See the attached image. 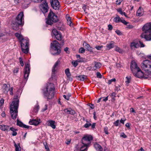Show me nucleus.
<instances>
[{"label": "nucleus", "mask_w": 151, "mask_h": 151, "mask_svg": "<svg viewBox=\"0 0 151 151\" xmlns=\"http://www.w3.org/2000/svg\"><path fill=\"white\" fill-rule=\"evenodd\" d=\"M54 90L53 84L52 83H48L46 88L44 90L43 92L45 97L48 100L52 99L54 95Z\"/></svg>", "instance_id": "1"}, {"label": "nucleus", "mask_w": 151, "mask_h": 151, "mask_svg": "<svg viewBox=\"0 0 151 151\" xmlns=\"http://www.w3.org/2000/svg\"><path fill=\"white\" fill-rule=\"evenodd\" d=\"M18 96H17V98ZM16 99V101H13L10 106V112L12 118L14 119H15L18 112L19 106V100L17 98H14Z\"/></svg>", "instance_id": "2"}, {"label": "nucleus", "mask_w": 151, "mask_h": 151, "mask_svg": "<svg viewBox=\"0 0 151 151\" xmlns=\"http://www.w3.org/2000/svg\"><path fill=\"white\" fill-rule=\"evenodd\" d=\"M19 42L20 43L21 48L22 52L25 54L28 53L29 50V40L28 39H24L20 33Z\"/></svg>", "instance_id": "3"}, {"label": "nucleus", "mask_w": 151, "mask_h": 151, "mask_svg": "<svg viewBox=\"0 0 151 151\" xmlns=\"http://www.w3.org/2000/svg\"><path fill=\"white\" fill-rule=\"evenodd\" d=\"M60 45L59 43L56 40H54L51 42L50 47L52 49L51 52L52 54L54 55H59L61 52Z\"/></svg>", "instance_id": "4"}, {"label": "nucleus", "mask_w": 151, "mask_h": 151, "mask_svg": "<svg viewBox=\"0 0 151 151\" xmlns=\"http://www.w3.org/2000/svg\"><path fill=\"white\" fill-rule=\"evenodd\" d=\"M59 19L57 16L51 10H50L46 21V23L48 25H51L52 24L53 22H56Z\"/></svg>", "instance_id": "5"}, {"label": "nucleus", "mask_w": 151, "mask_h": 151, "mask_svg": "<svg viewBox=\"0 0 151 151\" xmlns=\"http://www.w3.org/2000/svg\"><path fill=\"white\" fill-rule=\"evenodd\" d=\"M30 68H29V65L27 64L25 65V68L24 69V79L22 81L21 87H23L30 73Z\"/></svg>", "instance_id": "6"}, {"label": "nucleus", "mask_w": 151, "mask_h": 151, "mask_svg": "<svg viewBox=\"0 0 151 151\" xmlns=\"http://www.w3.org/2000/svg\"><path fill=\"white\" fill-rule=\"evenodd\" d=\"M141 68L149 74L151 73V61L147 60L144 61L141 64Z\"/></svg>", "instance_id": "7"}, {"label": "nucleus", "mask_w": 151, "mask_h": 151, "mask_svg": "<svg viewBox=\"0 0 151 151\" xmlns=\"http://www.w3.org/2000/svg\"><path fill=\"white\" fill-rule=\"evenodd\" d=\"M93 138L92 137L91 135L84 136L82 139V144L89 145L91 143V141L92 140Z\"/></svg>", "instance_id": "8"}, {"label": "nucleus", "mask_w": 151, "mask_h": 151, "mask_svg": "<svg viewBox=\"0 0 151 151\" xmlns=\"http://www.w3.org/2000/svg\"><path fill=\"white\" fill-rule=\"evenodd\" d=\"M19 14H18L16 18L13 20L12 24L13 29L18 30L19 29Z\"/></svg>", "instance_id": "9"}, {"label": "nucleus", "mask_w": 151, "mask_h": 151, "mask_svg": "<svg viewBox=\"0 0 151 151\" xmlns=\"http://www.w3.org/2000/svg\"><path fill=\"white\" fill-rule=\"evenodd\" d=\"M10 85H8L6 84L3 85L2 88V91L5 93H7L9 91H10V94L12 95L13 88L12 87L10 88Z\"/></svg>", "instance_id": "10"}, {"label": "nucleus", "mask_w": 151, "mask_h": 151, "mask_svg": "<svg viewBox=\"0 0 151 151\" xmlns=\"http://www.w3.org/2000/svg\"><path fill=\"white\" fill-rule=\"evenodd\" d=\"M40 7L43 13H46L48 11L49 7L45 1L40 4Z\"/></svg>", "instance_id": "11"}, {"label": "nucleus", "mask_w": 151, "mask_h": 151, "mask_svg": "<svg viewBox=\"0 0 151 151\" xmlns=\"http://www.w3.org/2000/svg\"><path fill=\"white\" fill-rule=\"evenodd\" d=\"M51 5L53 9H58L60 7L59 2L58 0H50Z\"/></svg>", "instance_id": "12"}, {"label": "nucleus", "mask_w": 151, "mask_h": 151, "mask_svg": "<svg viewBox=\"0 0 151 151\" xmlns=\"http://www.w3.org/2000/svg\"><path fill=\"white\" fill-rule=\"evenodd\" d=\"M142 31L144 32L143 33H148L151 32V23L145 24L142 28Z\"/></svg>", "instance_id": "13"}, {"label": "nucleus", "mask_w": 151, "mask_h": 151, "mask_svg": "<svg viewBox=\"0 0 151 151\" xmlns=\"http://www.w3.org/2000/svg\"><path fill=\"white\" fill-rule=\"evenodd\" d=\"M130 68L133 74L135 73L136 70H139V68L137 66L136 63L134 61H132L131 62Z\"/></svg>", "instance_id": "14"}, {"label": "nucleus", "mask_w": 151, "mask_h": 151, "mask_svg": "<svg viewBox=\"0 0 151 151\" xmlns=\"http://www.w3.org/2000/svg\"><path fill=\"white\" fill-rule=\"evenodd\" d=\"M141 36L142 38L145 39L147 41L151 40V32L148 33H142Z\"/></svg>", "instance_id": "15"}, {"label": "nucleus", "mask_w": 151, "mask_h": 151, "mask_svg": "<svg viewBox=\"0 0 151 151\" xmlns=\"http://www.w3.org/2000/svg\"><path fill=\"white\" fill-rule=\"evenodd\" d=\"M20 2L22 5V8L25 9L28 7L30 2L29 0H21Z\"/></svg>", "instance_id": "16"}, {"label": "nucleus", "mask_w": 151, "mask_h": 151, "mask_svg": "<svg viewBox=\"0 0 151 151\" xmlns=\"http://www.w3.org/2000/svg\"><path fill=\"white\" fill-rule=\"evenodd\" d=\"M19 26L22 27L24 24V15L23 12L19 13Z\"/></svg>", "instance_id": "17"}, {"label": "nucleus", "mask_w": 151, "mask_h": 151, "mask_svg": "<svg viewBox=\"0 0 151 151\" xmlns=\"http://www.w3.org/2000/svg\"><path fill=\"white\" fill-rule=\"evenodd\" d=\"M133 74L135 76L139 78H142L144 76L143 73L142 71L139 68V70H136L135 73Z\"/></svg>", "instance_id": "18"}, {"label": "nucleus", "mask_w": 151, "mask_h": 151, "mask_svg": "<svg viewBox=\"0 0 151 151\" xmlns=\"http://www.w3.org/2000/svg\"><path fill=\"white\" fill-rule=\"evenodd\" d=\"M40 119L38 120L36 119H32L30 120L29 122V124L30 125H34L37 126L39 124L40 122Z\"/></svg>", "instance_id": "19"}, {"label": "nucleus", "mask_w": 151, "mask_h": 151, "mask_svg": "<svg viewBox=\"0 0 151 151\" xmlns=\"http://www.w3.org/2000/svg\"><path fill=\"white\" fill-rule=\"evenodd\" d=\"M144 14V11L143 8L139 7L136 12V15L137 16H142Z\"/></svg>", "instance_id": "20"}, {"label": "nucleus", "mask_w": 151, "mask_h": 151, "mask_svg": "<svg viewBox=\"0 0 151 151\" xmlns=\"http://www.w3.org/2000/svg\"><path fill=\"white\" fill-rule=\"evenodd\" d=\"M83 45L84 47L87 49L88 51L90 52L92 51L91 47H90L89 44L84 42L83 44Z\"/></svg>", "instance_id": "21"}, {"label": "nucleus", "mask_w": 151, "mask_h": 151, "mask_svg": "<svg viewBox=\"0 0 151 151\" xmlns=\"http://www.w3.org/2000/svg\"><path fill=\"white\" fill-rule=\"evenodd\" d=\"M48 126H50L52 129H55L56 128V126L55 125V121L50 120L48 121Z\"/></svg>", "instance_id": "22"}, {"label": "nucleus", "mask_w": 151, "mask_h": 151, "mask_svg": "<svg viewBox=\"0 0 151 151\" xmlns=\"http://www.w3.org/2000/svg\"><path fill=\"white\" fill-rule=\"evenodd\" d=\"M130 47L132 49L138 48L139 47V45L138 43L136 42H132L130 44Z\"/></svg>", "instance_id": "23"}, {"label": "nucleus", "mask_w": 151, "mask_h": 151, "mask_svg": "<svg viewBox=\"0 0 151 151\" xmlns=\"http://www.w3.org/2000/svg\"><path fill=\"white\" fill-rule=\"evenodd\" d=\"M94 65V66L93 67V70H96L97 69L100 68L101 67L102 65L100 63L97 62H95Z\"/></svg>", "instance_id": "24"}, {"label": "nucleus", "mask_w": 151, "mask_h": 151, "mask_svg": "<svg viewBox=\"0 0 151 151\" xmlns=\"http://www.w3.org/2000/svg\"><path fill=\"white\" fill-rule=\"evenodd\" d=\"M94 147L98 151H103V148L101 146L97 143H95L94 145Z\"/></svg>", "instance_id": "25"}, {"label": "nucleus", "mask_w": 151, "mask_h": 151, "mask_svg": "<svg viewBox=\"0 0 151 151\" xmlns=\"http://www.w3.org/2000/svg\"><path fill=\"white\" fill-rule=\"evenodd\" d=\"M0 129L2 130L8 131L9 130L10 128L8 126L4 125H0Z\"/></svg>", "instance_id": "26"}, {"label": "nucleus", "mask_w": 151, "mask_h": 151, "mask_svg": "<svg viewBox=\"0 0 151 151\" xmlns=\"http://www.w3.org/2000/svg\"><path fill=\"white\" fill-rule=\"evenodd\" d=\"M66 18L67 21V23L70 26H72L73 25V24L71 20V18L68 15H67Z\"/></svg>", "instance_id": "27"}, {"label": "nucleus", "mask_w": 151, "mask_h": 151, "mask_svg": "<svg viewBox=\"0 0 151 151\" xmlns=\"http://www.w3.org/2000/svg\"><path fill=\"white\" fill-rule=\"evenodd\" d=\"M114 43L113 41H111L109 44L106 45V47L108 48V50H109L114 47Z\"/></svg>", "instance_id": "28"}, {"label": "nucleus", "mask_w": 151, "mask_h": 151, "mask_svg": "<svg viewBox=\"0 0 151 151\" xmlns=\"http://www.w3.org/2000/svg\"><path fill=\"white\" fill-rule=\"evenodd\" d=\"M83 145L81 146L80 150L81 151H87V148L89 145L83 144Z\"/></svg>", "instance_id": "29"}, {"label": "nucleus", "mask_w": 151, "mask_h": 151, "mask_svg": "<svg viewBox=\"0 0 151 151\" xmlns=\"http://www.w3.org/2000/svg\"><path fill=\"white\" fill-rule=\"evenodd\" d=\"M77 78L78 79L83 81L87 78V77L86 76L83 75L78 76L77 77Z\"/></svg>", "instance_id": "30"}, {"label": "nucleus", "mask_w": 151, "mask_h": 151, "mask_svg": "<svg viewBox=\"0 0 151 151\" xmlns=\"http://www.w3.org/2000/svg\"><path fill=\"white\" fill-rule=\"evenodd\" d=\"M60 63L59 61H57L55 63L53 66L52 69V73H55L56 70L55 69L56 68L58 65Z\"/></svg>", "instance_id": "31"}, {"label": "nucleus", "mask_w": 151, "mask_h": 151, "mask_svg": "<svg viewBox=\"0 0 151 151\" xmlns=\"http://www.w3.org/2000/svg\"><path fill=\"white\" fill-rule=\"evenodd\" d=\"M117 11L119 12L121 15H124L126 17H127V16L126 14V13L124 12H123L122 9H117Z\"/></svg>", "instance_id": "32"}, {"label": "nucleus", "mask_w": 151, "mask_h": 151, "mask_svg": "<svg viewBox=\"0 0 151 151\" xmlns=\"http://www.w3.org/2000/svg\"><path fill=\"white\" fill-rule=\"evenodd\" d=\"M65 73L67 77L68 78H70L71 76V74L70 72L69 69V68L66 69L65 70Z\"/></svg>", "instance_id": "33"}, {"label": "nucleus", "mask_w": 151, "mask_h": 151, "mask_svg": "<svg viewBox=\"0 0 151 151\" xmlns=\"http://www.w3.org/2000/svg\"><path fill=\"white\" fill-rule=\"evenodd\" d=\"M19 127L27 129H28L29 127V126L24 124L20 121H19Z\"/></svg>", "instance_id": "34"}, {"label": "nucleus", "mask_w": 151, "mask_h": 151, "mask_svg": "<svg viewBox=\"0 0 151 151\" xmlns=\"http://www.w3.org/2000/svg\"><path fill=\"white\" fill-rule=\"evenodd\" d=\"M55 37L57 40L59 41H60L62 39V36L61 34L60 33H58V34L56 35L55 36Z\"/></svg>", "instance_id": "35"}, {"label": "nucleus", "mask_w": 151, "mask_h": 151, "mask_svg": "<svg viewBox=\"0 0 151 151\" xmlns=\"http://www.w3.org/2000/svg\"><path fill=\"white\" fill-rule=\"evenodd\" d=\"M125 83L127 86H128L129 83L130 82L131 80L130 76H127L126 78Z\"/></svg>", "instance_id": "36"}, {"label": "nucleus", "mask_w": 151, "mask_h": 151, "mask_svg": "<svg viewBox=\"0 0 151 151\" xmlns=\"http://www.w3.org/2000/svg\"><path fill=\"white\" fill-rule=\"evenodd\" d=\"M121 19L119 17L117 16L116 17L114 18V21L115 22L118 23L121 22Z\"/></svg>", "instance_id": "37"}, {"label": "nucleus", "mask_w": 151, "mask_h": 151, "mask_svg": "<svg viewBox=\"0 0 151 151\" xmlns=\"http://www.w3.org/2000/svg\"><path fill=\"white\" fill-rule=\"evenodd\" d=\"M39 109V106L38 104H37L35 106L33 109V111L36 113L38 112Z\"/></svg>", "instance_id": "38"}, {"label": "nucleus", "mask_w": 151, "mask_h": 151, "mask_svg": "<svg viewBox=\"0 0 151 151\" xmlns=\"http://www.w3.org/2000/svg\"><path fill=\"white\" fill-rule=\"evenodd\" d=\"M9 130H11L13 132L12 134L13 136H15L17 135V133L16 132V130L13 127H11L9 129Z\"/></svg>", "instance_id": "39"}, {"label": "nucleus", "mask_w": 151, "mask_h": 151, "mask_svg": "<svg viewBox=\"0 0 151 151\" xmlns=\"http://www.w3.org/2000/svg\"><path fill=\"white\" fill-rule=\"evenodd\" d=\"M116 93L115 92H113L111 94V95H109L111 97L112 100L114 101L115 100V97L116 96Z\"/></svg>", "instance_id": "40"}, {"label": "nucleus", "mask_w": 151, "mask_h": 151, "mask_svg": "<svg viewBox=\"0 0 151 151\" xmlns=\"http://www.w3.org/2000/svg\"><path fill=\"white\" fill-rule=\"evenodd\" d=\"M115 50L120 53L122 52V50L119 47L116 46L115 47Z\"/></svg>", "instance_id": "41"}, {"label": "nucleus", "mask_w": 151, "mask_h": 151, "mask_svg": "<svg viewBox=\"0 0 151 151\" xmlns=\"http://www.w3.org/2000/svg\"><path fill=\"white\" fill-rule=\"evenodd\" d=\"M119 124L120 122L119 120V119L116 120L115 122H114V124L116 127L118 126L119 125Z\"/></svg>", "instance_id": "42"}, {"label": "nucleus", "mask_w": 151, "mask_h": 151, "mask_svg": "<svg viewBox=\"0 0 151 151\" xmlns=\"http://www.w3.org/2000/svg\"><path fill=\"white\" fill-rule=\"evenodd\" d=\"M52 32L53 34L55 35V36L59 32L55 29H53L52 30Z\"/></svg>", "instance_id": "43"}, {"label": "nucleus", "mask_w": 151, "mask_h": 151, "mask_svg": "<svg viewBox=\"0 0 151 151\" xmlns=\"http://www.w3.org/2000/svg\"><path fill=\"white\" fill-rule=\"evenodd\" d=\"M85 52V49L83 47H81L79 50V52L81 53H83Z\"/></svg>", "instance_id": "44"}, {"label": "nucleus", "mask_w": 151, "mask_h": 151, "mask_svg": "<svg viewBox=\"0 0 151 151\" xmlns=\"http://www.w3.org/2000/svg\"><path fill=\"white\" fill-rule=\"evenodd\" d=\"M116 81V79L115 78H113L109 80L108 81V83L109 84H110L112 82H115Z\"/></svg>", "instance_id": "45"}, {"label": "nucleus", "mask_w": 151, "mask_h": 151, "mask_svg": "<svg viewBox=\"0 0 151 151\" xmlns=\"http://www.w3.org/2000/svg\"><path fill=\"white\" fill-rule=\"evenodd\" d=\"M19 63L22 66H24V63L23 61V60L21 58H19Z\"/></svg>", "instance_id": "46"}, {"label": "nucleus", "mask_w": 151, "mask_h": 151, "mask_svg": "<svg viewBox=\"0 0 151 151\" xmlns=\"http://www.w3.org/2000/svg\"><path fill=\"white\" fill-rule=\"evenodd\" d=\"M72 64L75 67H76L78 65V62L76 61H72Z\"/></svg>", "instance_id": "47"}, {"label": "nucleus", "mask_w": 151, "mask_h": 151, "mask_svg": "<svg viewBox=\"0 0 151 151\" xmlns=\"http://www.w3.org/2000/svg\"><path fill=\"white\" fill-rule=\"evenodd\" d=\"M139 47H144L145 46V45L143 44V43L140 41L139 42Z\"/></svg>", "instance_id": "48"}, {"label": "nucleus", "mask_w": 151, "mask_h": 151, "mask_svg": "<svg viewBox=\"0 0 151 151\" xmlns=\"http://www.w3.org/2000/svg\"><path fill=\"white\" fill-rule=\"evenodd\" d=\"M103 47V46L102 45L101 46H97L95 47V48H96V49L97 50H100V49L102 48Z\"/></svg>", "instance_id": "49"}, {"label": "nucleus", "mask_w": 151, "mask_h": 151, "mask_svg": "<svg viewBox=\"0 0 151 151\" xmlns=\"http://www.w3.org/2000/svg\"><path fill=\"white\" fill-rule=\"evenodd\" d=\"M47 109V105L45 104L44 107L42 109V111L44 112Z\"/></svg>", "instance_id": "50"}, {"label": "nucleus", "mask_w": 151, "mask_h": 151, "mask_svg": "<svg viewBox=\"0 0 151 151\" xmlns=\"http://www.w3.org/2000/svg\"><path fill=\"white\" fill-rule=\"evenodd\" d=\"M44 146H45V149H46V151H50L49 149V147H48V146L47 145V144H44Z\"/></svg>", "instance_id": "51"}, {"label": "nucleus", "mask_w": 151, "mask_h": 151, "mask_svg": "<svg viewBox=\"0 0 151 151\" xmlns=\"http://www.w3.org/2000/svg\"><path fill=\"white\" fill-rule=\"evenodd\" d=\"M96 76L97 77L101 78H102V75L99 72H97L96 73Z\"/></svg>", "instance_id": "52"}, {"label": "nucleus", "mask_w": 151, "mask_h": 151, "mask_svg": "<svg viewBox=\"0 0 151 151\" xmlns=\"http://www.w3.org/2000/svg\"><path fill=\"white\" fill-rule=\"evenodd\" d=\"M18 68H15L13 72L14 74H17L18 73Z\"/></svg>", "instance_id": "53"}, {"label": "nucleus", "mask_w": 151, "mask_h": 151, "mask_svg": "<svg viewBox=\"0 0 151 151\" xmlns=\"http://www.w3.org/2000/svg\"><path fill=\"white\" fill-rule=\"evenodd\" d=\"M104 129L105 134H108L109 133L108 132V128L106 127L104 128Z\"/></svg>", "instance_id": "54"}, {"label": "nucleus", "mask_w": 151, "mask_h": 151, "mask_svg": "<svg viewBox=\"0 0 151 151\" xmlns=\"http://www.w3.org/2000/svg\"><path fill=\"white\" fill-rule=\"evenodd\" d=\"M14 146L15 147V150L16 151H19V147L15 143V142H14Z\"/></svg>", "instance_id": "55"}, {"label": "nucleus", "mask_w": 151, "mask_h": 151, "mask_svg": "<svg viewBox=\"0 0 151 151\" xmlns=\"http://www.w3.org/2000/svg\"><path fill=\"white\" fill-rule=\"evenodd\" d=\"M120 136L124 138L127 137V135L124 133H122L121 134Z\"/></svg>", "instance_id": "56"}, {"label": "nucleus", "mask_w": 151, "mask_h": 151, "mask_svg": "<svg viewBox=\"0 0 151 151\" xmlns=\"http://www.w3.org/2000/svg\"><path fill=\"white\" fill-rule=\"evenodd\" d=\"M91 125V123H86L84 125V127L85 128H87Z\"/></svg>", "instance_id": "57"}, {"label": "nucleus", "mask_w": 151, "mask_h": 151, "mask_svg": "<svg viewBox=\"0 0 151 151\" xmlns=\"http://www.w3.org/2000/svg\"><path fill=\"white\" fill-rule=\"evenodd\" d=\"M71 109H67L65 110V111L68 114H69V113H70V110Z\"/></svg>", "instance_id": "58"}, {"label": "nucleus", "mask_w": 151, "mask_h": 151, "mask_svg": "<svg viewBox=\"0 0 151 151\" xmlns=\"http://www.w3.org/2000/svg\"><path fill=\"white\" fill-rule=\"evenodd\" d=\"M108 29L109 30H111L113 28L112 26L111 25L109 24L108 26Z\"/></svg>", "instance_id": "59"}, {"label": "nucleus", "mask_w": 151, "mask_h": 151, "mask_svg": "<svg viewBox=\"0 0 151 151\" xmlns=\"http://www.w3.org/2000/svg\"><path fill=\"white\" fill-rule=\"evenodd\" d=\"M123 24H124L127 25V24L128 23V22H126L125 20H121V22Z\"/></svg>", "instance_id": "60"}, {"label": "nucleus", "mask_w": 151, "mask_h": 151, "mask_svg": "<svg viewBox=\"0 0 151 151\" xmlns=\"http://www.w3.org/2000/svg\"><path fill=\"white\" fill-rule=\"evenodd\" d=\"M63 97L67 100H69V97L67 95H63Z\"/></svg>", "instance_id": "61"}, {"label": "nucleus", "mask_w": 151, "mask_h": 151, "mask_svg": "<svg viewBox=\"0 0 151 151\" xmlns=\"http://www.w3.org/2000/svg\"><path fill=\"white\" fill-rule=\"evenodd\" d=\"M126 119H121L120 120H119L120 122L122 124H124V122L126 121Z\"/></svg>", "instance_id": "62"}, {"label": "nucleus", "mask_w": 151, "mask_h": 151, "mask_svg": "<svg viewBox=\"0 0 151 151\" xmlns=\"http://www.w3.org/2000/svg\"><path fill=\"white\" fill-rule=\"evenodd\" d=\"M75 114V111L71 109L70 110V113H69V114H70L71 115H73Z\"/></svg>", "instance_id": "63"}, {"label": "nucleus", "mask_w": 151, "mask_h": 151, "mask_svg": "<svg viewBox=\"0 0 151 151\" xmlns=\"http://www.w3.org/2000/svg\"><path fill=\"white\" fill-rule=\"evenodd\" d=\"M122 1V0H117L116 1V4L118 5L120 4Z\"/></svg>", "instance_id": "64"}]
</instances>
